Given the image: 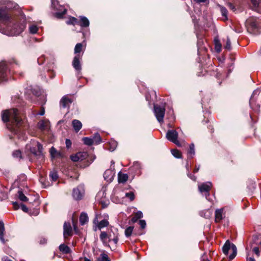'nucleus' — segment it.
Segmentation results:
<instances>
[{"label":"nucleus","instance_id":"obj_1","mask_svg":"<svg viewBox=\"0 0 261 261\" xmlns=\"http://www.w3.org/2000/svg\"><path fill=\"white\" fill-rule=\"evenodd\" d=\"M2 117L3 121L7 123V128L12 133L18 136L23 134L22 126L23 121L17 109H11L3 111Z\"/></svg>","mask_w":261,"mask_h":261},{"label":"nucleus","instance_id":"obj_2","mask_svg":"<svg viewBox=\"0 0 261 261\" xmlns=\"http://www.w3.org/2000/svg\"><path fill=\"white\" fill-rule=\"evenodd\" d=\"M11 20V17L5 9H0V22L3 23L7 27V35L10 36H17L22 33L25 28L23 23L14 24L12 27H9L8 23Z\"/></svg>","mask_w":261,"mask_h":261},{"label":"nucleus","instance_id":"obj_3","mask_svg":"<svg viewBox=\"0 0 261 261\" xmlns=\"http://www.w3.org/2000/svg\"><path fill=\"white\" fill-rule=\"evenodd\" d=\"M118 236L117 229L111 228L107 231H101L99 238L103 244L106 246H109V244L111 243L116 245L118 241Z\"/></svg>","mask_w":261,"mask_h":261},{"label":"nucleus","instance_id":"obj_4","mask_svg":"<svg viewBox=\"0 0 261 261\" xmlns=\"http://www.w3.org/2000/svg\"><path fill=\"white\" fill-rule=\"evenodd\" d=\"M230 249L232 250V253L229 255V258L230 260H232L237 255V249L236 246L233 244H231L230 242L227 240L222 247L223 252L225 255H227L228 251Z\"/></svg>","mask_w":261,"mask_h":261},{"label":"nucleus","instance_id":"obj_5","mask_svg":"<svg viewBox=\"0 0 261 261\" xmlns=\"http://www.w3.org/2000/svg\"><path fill=\"white\" fill-rule=\"evenodd\" d=\"M154 113L158 121L160 123L164 122V118L165 113V108L158 105H154Z\"/></svg>","mask_w":261,"mask_h":261},{"label":"nucleus","instance_id":"obj_6","mask_svg":"<svg viewBox=\"0 0 261 261\" xmlns=\"http://www.w3.org/2000/svg\"><path fill=\"white\" fill-rule=\"evenodd\" d=\"M178 136V133L174 129L169 130L166 134V138L169 141L174 143L178 146H180L181 144L177 139Z\"/></svg>","mask_w":261,"mask_h":261},{"label":"nucleus","instance_id":"obj_7","mask_svg":"<svg viewBox=\"0 0 261 261\" xmlns=\"http://www.w3.org/2000/svg\"><path fill=\"white\" fill-rule=\"evenodd\" d=\"M84 194L85 189L84 186L82 185H80L73 190L72 196L75 200H79L82 199Z\"/></svg>","mask_w":261,"mask_h":261},{"label":"nucleus","instance_id":"obj_8","mask_svg":"<svg viewBox=\"0 0 261 261\" xmlns=\"http://www.w3.org/2000/svg\"><path fill=\"white\" fill-rule=\"evenodd\" d=\"M8 67L5 62L0 63V83L7 80V72Z\"/></svg>","mask_w":261,"mask_h":261},{"label":"nucleus","instance_id":"obj_9","mask_svg":"<svg viewBox=\"0 0 261 261\" xmlns=\"http://www.w3.org/2000/svg\"><path fill=\"white\" fill-rule=\"evenodd\" d=\"M212 183L211 182H207L202 183L198 186V189L201 193H206V198L210 195L209 192L212 187Z\"/></svg>","mask_w":261,"mask_h":261},{"label":"nucleus","instance_id":"obj_10","mask_svg":"<svg viewBox=\"0 0 261 261\" xmlns=\"http://www.w3.org/2000/svg\"><path fill=\"white\" fill-rule=\"evenodd\" d=\"M37 126L41 131H48L50 128V122L47 119L42 120L38 122Z\"/></svg>","mask_w":261,"mask_h":261},{"label":"nucleus","instance_id":"obj_11","mask_svg":"<svg viewBox=\"0 0 261 261\" xmlns=\"http://www.w3.org/2000/svg\"><path fill=\"white\" fill-rule=\"evenodd\" d=\"M82 56L80 55H76L73 58L72 61V66L78 72H80L82 69L81 60Z\"/></svg>","mask_w":261,"mask_h":261},{"label":"nucleus","instance_id":"obj_12","mask_svg":"<svg viewBox=\"0 0 261 261\" xmlns=\"http://www.w3.org/2000/svg\"><path fill=\"white\" fill-rule=\"evenodd\" d=\"M64 237L66 239L69 236H71L72 235V229L70 225V223L69 222H65L64 224Z\"/></svg>","mask_w":261,"mask_h":261},{"label":"nucleus","instance_id":"obj_13","mask_svg":"<svg viewBox=\"0 0 261 261\" xmlns=\"http://www.w3.org/2000/svg\"><path fill=\"white\" fill-rule=\"evenodd\" d=\"M224 208L217 209L215 211V222L216 223H219L224 218L225 214L224 213Z\"/></svg>","mask_w":261,"mask_h":261},{"label":"nucleus","instance_id":"obj_14","mask_svg":"<svg viewBox=\"0 0 261 261\" xmlns=\"http://www.w3.org/2000/svg\"><path fill=\"white\" fill-rule=\"evenodd\" d=\"M72 102L71 99L69 98L67 96H64L62 97L60 101V105L63 108H65L68 107L69 105Z\"/></svg>","mask_w":261,"mask_h":261},{"label":"nucleus","instance_id":"obj_15","mask_svg":"<svg viewBox=\"0 0 261 261\" xmlns=\"http://www.w3.org/2000/svg\"><path fill=\"white\" fill-rule=\"evenodd\" d=\"M50 154L52 158H62L63 155L61 152L58 151L54 147H51L49 150Z\"/></svg>","mask_w":261,"mask_h":261},{"label":"nucleus","instance_id":"obj_16","mask_svg":"<svg viewBox=\"0 0 261 261\" xmlns=\"http://www.w3.org/2000/svg\"><path fill=\"white\" fill-rule=\"evenodd\" d=\"M72 126L75 132L77 133L82 127L81 122L78 120L74 119L72 122Z\"/></svg>","mask_w":261,"mask_h":261},{"label":"nucleus","instance_id":"obj_17","mask_svg":"<svg viewBox=\"0 0 261 261\" xmlns=\"http://www.w3.org/2000/svg\"><path fill=\"white\" fill-rule=\"evenodd\" d=\"M79 21V23L78 24L82 27H88L89 25V21L85 16H81L80 20Z\"/></svg>","mask_w":261,"mask_h":261},{"label":"nucleus","instance_id":"obj_18","mask_svg":"<svg viewBox=\"0 0 261 261\" xmlns=\"http://www.w3.org/2000/svg\"><path fill=\"white\" fill-rule=\"evenodd\" d=\"M4 233H5L4 223L3 221H0V240L3 243H5V241L4 238Z\"/></svg>","mask_w":261,"mask_h":261},{"label":"nucleus","instance_id":"obj_19","mask_svg":"<svg viewBox=\"0 0 261 261\" xmlns=\"http://www.w3.org/2000/svg\"><path fill=\"white\" fill-rule=\"evenodd\" d=\"M88 221V217L85 213H82L80 216V222L82 225H85Z\"/></svg>","mask_w":261,"mask_h":261},{"label":"nucleus","instance_id":"obj_20","mask_svg":"<svg viewBox=\"0 0 261 261\" xmlns=\"http://www.w3.org/2000/svg\"><path fill=\"white\" fill-rule=\"evenodd\" d=\"M128 176L127 174L121 173L118 174V182L119 183H124L128 179Z\"/></svg>","mask_w":261,"mask_h":261},{"label":"nucleus","instance_id":"obj_21","mask_svg":"<svg viewBox=\"0 0 261 261\" xmlns=\"http://www.w3.org/2000/svg\"><path fill=\"white\" fill-rule=\"evenodd\" d=\"M143 217V214L141 211H138L134 214L133 217L131 219V221L133 223L136 222L138 219Z\"/></svg>","mask_w":261,"mask_h":261},{"label":"nucleus","instance_id":"obj_22","mask_svg":"<svg viewBox=\"0 0 261 261\" xmlns=\"http://www.w3.org/2000/svg\"><path fill=\"white\" fill-rule=\"evenodd\" d=\"M59 250L64 254H68L70 252V248L64 244H61L59 246Z\"/></svg>","mask_w":261,"mask_h":261},{"label":"nucleus","instance_id":"obj_23","mask_svg":"<svg viewBox=\"0 0 261 261\" xmlns=\"http://www.w3.org/2000/svg\"><path fill=\"white\" fill-rule=\"evenodd\" d=\"M109 222L107 219H103L100 221L97 224V227L99 229H101L102 228L107 227L109 225Z\"/></svg>","mask_w":261,"mask_h":261},{"label":"nucleus","instance_id":"obj_24","mask_svg":"<svg viewBox=\"0 0 261 261\" xmlns=\"http://www.w3.org/2000/svg\"><path fill=\"white\" fill-rule=\"evenodd\" d=\"M95 261H110V260L108 255L103 252L99 257L96 258Z\"/></svg>","mask_w":261,"mask_h":261},{"label":"nucleus","instance_id":"obj_25","mask_svg":"<svg viewBox=\"0 0 261 261\" xmlns=\"http://www.w3.org/2000/svg\"><path fill=\"white\" fill-rule=\"evenodd\" d=\"M194 144H191L189 146V149L188 152V158H192L193 155L195 154V149Z\"/></svg>","mask_w":261,"mask_h":261},{"label":"nucleus","instance_id":"obj_26","mask_svg":"<svg viewBox=\"0 0 261 261\" xmlns=\"http://www.w3.org/2000/svg\"><path fill=\"white\" fill-rule=\"evenodd\" d=\"M93 143L96 144H99L101 142V137L98 133L94 134L92 138Z\"/></svg>","mask_w":261,"mask_h":261},{"label":"nucleus","instance_id":"obj_27","mask_svg":"<svg viewBox=\"0 0 261 261\" xmlns=\"http://www.w3.org/2000/svg\"><path fill=\"white\" fill-rule=\"evenodd\" d=\"M82 140L85 145H87L88 146L92 145L93 144H94L93 140L91 138L84 137L82 139Z\"/></svg>","mask_w":261,"mask_h":261},{"label":"nucleus","instance_id":"obj_28","mask_svg":"<svg viewBox=\"0 0 261 261\" xmlns=\"http://www.w3.org/2000/svg\"><path fill=\"white\" fill-rule=\"evenodd\" d=\"M66 23L68 24L75 25L78 24V23H79V21L76 18L74 17H71L69 19L68 21H67Z\"/></svg>","mask_w":261,"mask_h":261},{"label":"nucleus","instance_id":"obj_29","mask_svg":"<svg viewBox=\"0 0 261 261\" xmlns=\"http://www.w3.org/2000/svg\"><path fill=\"white\" fill-rule=\"evenodd\" d=\"M83 44L81 43H77L74 48V54L78 55L77 54L82 51L83 49Z\"/></svg>","mask_w":261,"mask_h":261},{"label":"nucleus","instance_id":"obj_30","mask_svg":"<svg viewBox=\"0 0 261 261\" xmlns=\"http://www.w3.org/2000/svg\"><path fill=\"white\" fill-rule=\"evenodd\" d=\"M253 6V10L258 11V8L260 3V0H250Z\"/></svg>","mask_w":261,"mask_h":261},{"label":"nucleus","instance_id":"obj_31","mask_svg":"<svg viewBox=\"0 0 261 261\" xmlns=\"http://www.w3.org/2000/svg\"><path fill=\"white\" fill-rule=\"evenodd\" d=\"M12 155L14 158L18 159L19 160L22 159L21 152L19 150H16L12 153Z\"/></svg>","mask_w":261,"mask_h":261},{"label":"nucleus","instance_id":"obj_32","mask_svg":"<svg viewBox=\"0 0 261 261\" xmlns=\"http://www.w3.org/2000/svg\"><path fill=\"white\" fill-rule=\"evenodd\" d=\"M134 229L133 226H129L125 230V235L126 237H129L131 236Z\"/></svg>","mask_w":261,"mask_h":261},{"label":"nucleus","instance_id":"obj_33","mask_svg":"<svg viewBox=\"0 0 261 261\" xmlns=\"http://www.w3.org/2000/svg\"><path fill=\"white\" fill-rule=\"evenodd\" d=\"M18 198L22 201H27L28 200V198L24 195L23 192L21 191H19L18 192Z\"/></svg>","mask_w":261,"mask_h":261},{"label":"nucleus","instance_id":"obj_34","mask_svg":"<svg viewBox=\"0 0 261 261\" xmlns=\"http://www.w3.org/2000/svg\"><path fill=\"white\" fill-rule=\"evenodd\" d=\"M171 153L172 155L176 158H181V152L177 149H174L171 150Z\"/></svg>","mask_w":261,"mask_h":261},{"label":"nucleus","instance_id":"obj_35","mask_svg":"<svg viewBox=\"0 0 261 261\" xmlns=\"http://www.w3.org/2000/svg\"><path fill=\"white\" fill-rule=\"evenodd\" d=\"M49 177L54 181H57L58 178V175L56 171H51L49 173Z\"/></svg>","mask_w":261,"mask_h":261},{"label":"nucleus","instance_id":"obj_36","mask_svg":"<svg viewBox=\"0 0 261 261\" xmlns=\"http://www.w3.org/2000/svg\"><path fill=\"white\" fill-rule=\"evenodd\" d=\"M67 10L66 9H64L63 11L61 12H57L55 14V16L58 18H62L63 16L66 13Z\"/></svg>","mask_w":261,"mask_h":261},{"label":"nucleus","instance_id":"obj_37","mask_svg":"<svg viewBox=\"0 0 261 261\" xmlns=\"http://www.w3.org/2000/svg\"><path fill=\"white\" fill-rule=\"evenodd\" d=\"M125 196L128 198L130 201H133L135 199V195L133 192L126 193Z\"/></svg>","mask_w":261,"mask_h":261},{"label":"nucleus","instance_id":"obj_38","mask_svg":"<svg viewBox=\"0 0 261 261\" xmlns=\"http://www.w3.org/2000/svg\"><path fill=\"white\" fill-rule=\"evenodd\" d=\"M38 30V27L36 25H32L29 28V30L31 33L35 34L37 32Z\"/></svg>","mask_w":261,"mask_h":261},{"label":"nucleus","instance_id":"obj_39","mask_svg":"<svg viewBox=\"0 0 261 261\" xmlns=\"http://www.w3.org/2000/svg\"><path fill=\"white\" fill-rule=\"evenodd\" d=\"M80 155V154L78 153V152H77L75 155H71L70 158H71V160L73 162H78V161H81L80 160L81 158H79Z\"/></svg>","mask_w":261,"mask_h":261},{"label":"nucleus","instance_id":"obj_40","mask_svg":"<svg viewBox=\"0 0 261 261\" xmlns=\"http://www.w3.org/2000/svg\"><path fill=\"white\" fill-rule=\"evenodd\" d=\"M249 21H250V25L253 28H256L258 27V24L255 20H253V18H250Z\"/></svg>","mask_w":261,"mask_h":261},{"label":"nucleus","instance_id":"obj_41","mask_svg":"<svg viewBox=\"0 0 261 261\" xmlns=\"http://www.w3.org/2000/svg\"><path fill=\"white\" fill-rule=\"evenodd\" d=\"M78 153L80 154L79 158H81V161H82L83 160L86 159L88 155V154L86 152H78Z\"/></svg>","mask_w":261,"mask_h":261},{"label":"nucleus","instance_id":"obj_42","mask_svg":"<svg viewBox=\"0 0 261 261\" xmlns=\"http://www.w3.org/2000/svg\"><path fill=\"white\" fill-rule=\"evenodd\" d=\"M225 48L228 50H230L231 49V42L230 39L228 38H227L226 44Z\"/></svg>","mask_w":261,"mask_h":261},{"label":"nucleus","instance_id":"obj_43","mask_svg":"<svg viewBox=\"0 0 261 261\" xmlns=\"http://www.w3.org/2000/svg\"><path fill=\"white\" fill-rule=\"evenodd\" d=\"M66 148L69 149L71 147L72 145L71 141L70 139H66L65 141Z\"/></svg>","mask_w":261,"mask_h":261},{"label":"nucleus","instance_id":"obj_44","mask_svg":"<svg viewBox=\"0 0 261 261\" xmlns=\"http://www.w3.org/2000/svg\"><path fill=\"white\" fill-rule=\"evenodd\" d=\"M139 225H140V227H141V228H142V229L144 228L146 226L145 221L143 220H140L139 221Z\"/></svg>","mask_w":261,"mask_h":261},{"label":"nucleus","instance_id":"obj_45","mask_svg":"<svg viewBox=\"0 0 261 261\" xmlns=\"http://www.w3.org/2000/svg\"><path fill=\"white\" fill-rule=\"evenodd\" d=\"M253 251L257 256H258L259 255V249L258 247H254L253 248Z\"/></svg>","mask_w":261,"mask_h":261},{"label":"nucleus","instance_id":"obj_46","mask_svg":"<svg viewBox=\"0 0 261 261\" xmlns=\"http://www.w3.org/2000/svg\"><path fill=\"white\" fill-rule=\"evenodd\" d=\"M111 173H112V171L111 170H107L105 172L104 174H103V176H104L105 178V179L108 178L107 175H109Z\"/></svg>","mask_w":261,"mask_h":261},{"label":"nucleus","instance_id":"obj_47","mask_svg":"<svg viewBox=\"0 0 261 261\" xmlns=\"http://www.w3.org/2000/svg\"><path fill=\"white\" fill-rule=\"evenodd\" d=\"M20 207L21 210L24 212H28V208L23 204H20Z\"/></svg>","mask_w":261,"mask_h":261},{"label":"nucleus","instance_id":"obj_48","mask_svg":"<svg viewBox=\"0 0 261 261\" xmlns=\"http://www.w3.org/2000/svg\"><path fill=\"white\" fill-rule=\"evenodd\" d=\"M44 113H45L44 108L43 107H41L40 112L38 113H37L36 114L42 116V115H43L44 114Z\"/></svg>","mask_w":261,"mask_h":261},{"label":"nucleus","instance_id":"obj_49","mask_svg":"<svg viewBox=\"0 0 261 261\" xmlns=\"http://www.w3.org/2000/svg\"><path fill=\"white\" fill-rule=\"evenodd\" d=\"M221 12L223 16H226L227 13V11L226 8H221Z\"/></svg>","mask_w":261,"mask_h":261},{"label":"nucleus","instance_id":"obj_50","mask_svg":"<svg viewBox=\"0 0 261 261\" xmlns=\"http://www.w3.org/2000/svg\"><path fill=\"white\" fill-rule=\"evenodd\" d=\"M121 190L118 188H116L114 189L113 191V194L114 195H117L118 194V192L119 191H120Z\"/></svg>","mask_w":261,"mask_h":261},{"label":"nucleus","instance_id":"obj_51","mask_svg":"<svg viewBox=\"0 0 261 261\" xmlns=\"http://www.w3.org/2000/svg\"><path fill=\"white\" fill-rule=\"evenodd\" d=\"M47 242V240L45 238H42L40 239L39 241V243L40 244H45Z\"/></svg>","mask_w":261,"mask_h":261},{"label":"nucleus","instance_id":"obj_52","mask_svg":"<svg viewBox=\"0 0 261 261\" xmlns=\"http://www.w3.org/2000/svg\"><path fill=\"white\" fill-rule=\"evenodd\" d=\"M13 205L15 210H18L20 206L17 202H13Z\"/></svg>","mask_w":261,"mask_h":261},{"label":"nucleus","instance_id":"obj_53","mask_svg":"<svg viewBox=\"0 0 261 261\" xmlns=\"http://www.w3.org/2000/svg\"><path fill=\"white\" fill-rule=\"evenodd\" d=\"M188 176L193 180L195 181L196 179V177L193 175H192L190 173H188Z\"/></svg>","mask_w":261,"mask_h":261},{"label":"nucleus","instance_id":"obj_54","mask_svg":"<svg viewBox=\"0 0 261 261\" xmlns=\"http://www.w3.org/2000/svg\"><path fill=\"white\" fill-rule=\"evenodd\" d=\"M199 168H200V166L199 165L195 166V168L194 169V170H193V172L194 173L197 172L199 171Z\"/></svg>","mask_w":261,"mask_h":261},{"label":"nucleus","instance_id":"obj_55","mask_svg":"<svg viewBox=\"0 0 261 261\" xmlns=\"http://www.w3.org/2000/svg\"><path fill=\"white\" fill-rule=\"evenodd\" d=\"M58 4V1L57 0H52V6L56 9H57L56 7V4Z\"/></svg>","mask_w":261,"mask_h":261},{"label":"nucleus","instance_id":"obj_56","mask_svg":"<svg viewBox=\"0 0 261 261\" xmlns=\"http://www.w3.org/2000/svg\"><path fill=\"white\" fill-rule=\"evenodd\" d=\"M43 57H41L38 59V62L39 64H41L43 63Z\"/></svg>","mask_w":261,"mask_h":261},{"label":"nucleus","instance_id":"obj_57","mask_svg":"<svg viewBox=\"0 0 261 261\" xmlns=\"http://www.w3.org/2000/svg\"><path fill=\"white\" fill-rule=\"evenodd\" d=\"M247 261H255V259L252 257H247Z\"/></svg>","mask_w":261,"mask_h":261},{"label":"nucleus","instance_id":"obj_58","mask_svg":"<svg viewBox=\"0 0 261 261\" xmlns=\"http://www.w3.org/2000/svg\"><path fill=\"white\" fill-rule=\"evenodd\" d=\"M37 146L39 150H40V148L42 147L41 145L39 144L38 142H37Z\"/></svg>","mask_w":261,"mask_h":261},{"label":"nucleus","instance_id":"obj_59","mask_svg":"<svg viewBox=\"0 0 261 261\" xmlns=\"http://www.w3.org/2000/svg\"><path fill=\"white\" fill-rule=\"evenodd\" d=\"M198 3H202V2H205L206 0H195Z\"/></svg>","mask_w":261,"mask_h":261},{"label":"nucleus","instance_id":"obj_60","mask_svg":"<svg viewBox=\"0 0 261 261\" xmlns=\"http://www.w3.org/2000/svg\"><path fill=\"white\" fill-rule=\"evenodd\" d=\"M230 8L232 9H235L234 7L231 4H229Z\"/></svg>","mask_w":261,"mask_h":261},{"label":"nucleus","instance_id":"obj_61","mask_svg":"<svg viewBox=\"0 0 261 261\" xmlns=\"http://www.w3.org/2000/svg\"><path fill=\"white\" fill-rule=\"evenodd\" d=\"M84 261H91V260L90 259H88V258L85 257Z\"/></svg>","mask_w":261,"mask_h":261},{"label":"nucleus","instance_id":"obj_62","mask_svg":"<svg viewBox=\"0 0 261 261\" xmlns=\"http://www.w3.org/2000/svg\"><path fill=\"white\" fill-rule=\"evenodd\" d=\"M21 177H22V178H23L24 179L26 178V177H25V176L24 175H21Z\"/></svg>","mask_w":261,"mask_h":261},{"label":"nucleus","instance_id":"obj_63","mask_svg":"<svg viewBox=\"0 0 261 261\" xmlns=\"http://www.w3.org/2000/svg\"><path fill=\"white\" fill-rule=\"evenodd\" d=\"M73 226H74V230H76V225H75V224H73Z\"/></svg>","mask_w":261,"mask_h":261},{"label":"nucleus","instance_id":"obj_64","mask_svg":"<svg viewBox=\"0 0 261 261\" xmlns=\"http://www.w3.org/2000/svg\"><path fill=\"white\" fill-rule=\"evenodd\" d=\"M6 261H11L10 259L6 260Z\"/></svg>","mask_w":261,"mask_h":261}]
</instances>
